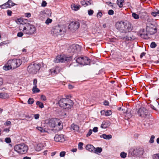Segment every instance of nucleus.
Listing matches in <instances>:
<instances>
[{"label": "nucleus", "mask_w": 159, "mask_h": 159, "mask_svg": "<svg viewBox=\"0 0 159 159\" xmlns=\"http://www.w3.org/2000/svg\"><path fill=\"white\" fill-rule=\"evenodd\" d=\"M22 64L20 59H13L8 60L3 67V69L7 71L14 70L19 67Z\"/></svg>", "instance_id": "nucleus-1"}, {"label": "nucleus", "mask_w": 159, "mask_h": 159, "mask_svg": "<svg viewBox=\"0 0 159 159\" xmlns=\"http://www.w3.org/2000/svg\"><path fill=\"white\" fill-rule=\"evenodd\" d=\"M48 125L53 128V129L57 131L61 129L63 127L61 121L58 119H52L49 120Z\"/></svg>", "instance_id": "nucleus-2"}, {"label": "nucleus", "mask_w": 159, "mask_h": 159, "mask_svg": "<svg viewBox=\"0 0 159 159\" xmlns=\"http://www.w3.org/2000/svg\"><path fill=\"white\" fill-rule=\"evenodd\" d=\"M58 103L61 107L68 109H70L73 105V103L71 100L66 98L60 99Z\"/></svg>", "instance_id": "nucleus-3"}, {"label": "nucleus", "mask_w": 159, "mask_h": 159, "mask_svg": "<svg viewBox=\"0 0 159 159\" xmlns=\"http://www.w3.org/2000/svg\"><path fill=\"white\" fill-rule=\"evenodd\" d=\"M14 149L18 153L23 154L27 152L28 147L27 145L22 143L16 145L14 147Z\"/></svg>", "instance_id": "nucleus-4"}, {"label": "nucleus", "mask_w": 159, "mask_h": 159, "mask_svg": "<svg viewBox=\"0 0 159 159\" xmlns=\"http://www.w3.org/2000/svg\"><path fill=\"white\" fill-rule=\"evenodd\" d=\"M21 26L20 27V30L22 31L24 34L32 35L35 32L36 28L35 26L32 25L27 23L26 27L24 26L23 29H21Z\"/></svg>", "instance_id": "nucleus-5"}, {"label": "nucleus", "mask_w": 159, "mask_h": 159, "mask_svg": "<svg viewBox=\"0 0 159 159\" xmlns=\"http://www.w3.org/2000/svg\"><path fill=\"white\" fill-rule=\"evenodd\" d=\"M40 68V65L39 64L33 63L28 66L27 70L30 74H36L39 71Z\"/></svg>", "instance_id": "nucleus-6"}, {"label": "nucleus", "mask_w": 159, "mask_h": 159, "mask_svg": "<svg viewBox=\"0 0 159 159\" xmlns=\"http://www.w3.org/2000/svg\"><path fill=\"white\" fill-rule=\"evenodd\" d=\"M130 151L132 152V154L138 157L142 156L144 153V149L141 148L131 149Z\"/></svg>", "instance_id": "nucleus-7"}, {"label": "nucleus", "mask_w": 159, "mask_h": 159, "mask_svg": "<svg viewBox=\"0 0 159 159\" xmlns=\"http://www.w3.org/2000/svg\"><path fill=\"white\" fill-rule=\"evenodd\" d=\"M77 62L83 65H87L90 63V60L87 57H80L76 59Z\"/></svg>", "instance_id": "nucleus-8"}, {"label": "nucleus", "mask_w": 159, "mask_h": 159, "mask_svg": "<svg viewBox=\"0 0 159 159\" xmlns=\"http://www.w3.org/2000/svg\"><path fill=\"white\" fill-rule=\"evenodd\" d=\"M81 48L79 45L74 44L71 46L68 50V52L70 53H77L80 52Z\"/></svg>", "instance_id": "nucleus-9"}, {"label": "nucleus", "mask_w": 159, "mask_h": 159, "mask_svg": "<svg viewBox=\"0 0 159 159\" xmlns=\"http://www.w3.org/2000/svg\"><path fill=\"white\" fill-rule=\"evenodd\" d=\"M69 59V57H66L65 55H60L56 57L54 61L56 63L62 62Z\"/></svg>", "instance_id": "nucleus-10"}, {"label": "nucleus", "mask_w": 159, "mask_h": 159, "mask_svg": "<svg viewBox=\"0 0 159 159\" xmlns=\"http://www.w3.org/2000/svg\"><path fill=\"white\" fill-rule=\"evenodd\" d=\"M137 113L139 116L143 118H145L148 114V111L143 107L139 108Z\"/></svg>", "instance_id": "nucleus-11"}, {"label": "nucleus", "mask_w": 159, "mask_h": 159, "mask_svg": "<svg viewBox=\"0 0 159 159\" xmlns=\"http://www.w3.org/2000/svg\"><path fill=\"white\" fill-rule=\"evenodd\" d=\"M133 29L132 25L129 23H125L122 31V33H127L131 32Z\"/></svg>", "instance_id": "nucleus-12"}, {"label": "nucleus", "mask_w": 159, "mask_h": 159, "mask_svg": "<svg viewBox=\"0 0 159 159\" xmlns=\"http://www.w3.org/2000/svg\"><path fill=\"white\" fill-rule=\"evenodd\" d=\"M138 34L142 38L145 39H148L151 37L148 34V32L146 31H145L144 29L141 30Z\"/></svg>", "instance_id": "nucleus-13"}, {"label": "nucleus", "mask_w": 159, "mask_h": 159, "mask_svg": "<svg viewBox=\"0 0 159 159\" xmlns=\"http://www.w3.org/2000/svg\"><path fill=\"white\" fill-rule=\"evenodd\" d=\"M80 26L79 23L76 21L71 22L69 26V28L71 30H76L78 29Z\"/></svg>", "instance_id": "nucleus-14"}, {"label": "nucleus", "mask_w": 159, "mask_h": 159, "mask_svg": "<svg viewBox=\"0 0 159 159\" xmlns=\"http://www.w3.org/2000/svg\"><path fill=\"white\" fill-rule=\"evenodd\" d=\"M15 5V4L13 3L11 1L9 0L7 2L0 6V7L2 9H5L10 8L11 7Z\"/></svg>", "instance_id": "nucleus-15"}, {"label": "nucleus", "mask_w": 159, "mask_h": 159, "mask_svg": "<svg viewBox=\"0 0 159 159\" xmlns=\"http://www.w3.org/2000/svg\"><path fill=\"white\" fill-rule=\"evenodd\" d=\"M61 31V29L59 26H56L53 27L51 30V33L53 34H60Z\"/></svg>", "instance_id": "nucleus-16"}, {"label": "nucleus", "mask_w": 159, "mask_h": 159, "mask_svg": "<svg viewBox=\"0 0 159 159\" xmlns=\"http://www.w3.org/2000/svg\"><path fill=\"white\" fill-rule=\"evenodd\" d=\"M54 140L57 142H63L65 140L63 134H57L54 137Z\"/></svg>", "instance_id": "nucleus-17"}, {"label": "nucleus", "mask_w": 159, "mask_h": 159, "mask_svg": "<svg viewBox=\"0 0 159 159\" xmlns=\"http://www.w3.org/2000/svg\"><path fill=\"white\" fill-rule=\"evenodd\" d=\"M125 23L123 21H118L116 24V27L119 31L122 33Z\"/></svg>", "instance_id": "nucleus-18"}, {"label": "nucleus", "mask_w": 159, "mask_h": 159, "mask_svg": "<svg viewBox=\"0 0 159 159\" xmlns=\"http://www.w3.org/2000/svg\"><path fill=\"white\" fill-rule=\"evenodd\" d=\"M44 147V144L43 143H39L34 145V148L36 151L39 152L43 149Z\"/></svg>", "instance_id": "nucleus-19"}, {"label": "nucleus", "mask_w": 159, "mask_h": 159, "mask_svg": "<svg viewBox=\"0 0 159 159\" xmlns=\"http://www.w3.org/2000/svg\"><path fill=\"white\" fill-rule=\"evenodd\" d=\"M146 31L150 36H151V35L154 34L156 32L157 30L156 28H153L151 27H148L147 28Z\"/></svg>", "instance_id": "nucleus-20"}, {"label": "nucleus", "mask_w": 159, "mask_h": 159, "mask_svg": "<svg viewBox=\"0 0 159 159\" xmlns=\"http://www.w3.org/2000/svg\"><path fill=\"white\" fill-rule=\"evenodd\" d=\"M51 74L54 75L59 72V68L58 67H55L50 70Z\"/></svg>", "instance_id": "nucleus-21"}, {"label": "nucleus", "mask_w": 159, "mask_h": 159, "mask_svg": "<svg viewBox=\"0 0 159 159\" xmlns=\"http://www.w3.org/2000/svg\"><path fill=\"white\" fill-rule=\"evenodd\" d=\"M110 125V123L108 121H104L102 122L101 127L102 129H106Z\"/></svg>", "instance_id": "nucleus-22"}, {"label": "nucleus", "mask_w": 159, "mask_h": 159, "mask_svg": "<svg viewBox=\"0 0 159 159\" xmlns=\"http://www.w3.org/2000/svg\"><path fill=\"white\" fill-rule=\"evenodd\" d=\"M86 150L90 152H92L95 149V148L91 144L87 145L86 147Z\"/></svg>", "instance_id": "nucleus-23"}, {"label": "nucleus", "mask_w": 159, "mask_h": 159, "mask_svg": "<svg viewBox=\"0 0 159 159\" xmlns=\"http://www.w3.org/2000/svg\"><path fill=\"white\" fill-rule=\"evenodd\" d=\"M71 129L75 131H77L79 130V128L77 125L73 124L71 126Z\"/></svg>", "instance_id": "nucleus-24"}, {"label": "nucleus", "mask_w": 159, "mask_h": 159, "mask_svg": "<svg viewBox=\"0 0 159 159\" xmlns=\"http://www.w3.org/2000/svg\"><path fill=\"white\" fill-rule=\"evenodd\" d=\"M101 138H102L104 139H109L112 138V136L111 135H106L105 134H103L100 136Z\"/></svg>", "instance_id": "nucleus-25"}, {"label": "nucleus", "mask_w": 159, "mask_h": 159, "mask_svg": "<svg viewBox=\"0 0 159 159\" xmlns=\"http://www.w3.org/2000/svg\"><path fill=\"white\" fill-rule=\"evenodd\" d=\"M1 98L2 99L8 98H9V94L6 93H1Z\"/></svg>", "instance_id": "nucleus-26"}, {"label": "nucleus", "mask_w": 159, "mask_h": 159, "mask_svg": "<svg viewBox=\"0 0 159 159\" xmlns=\"http://www.w3.org/2000/svg\"><path fill=\"white\" fill-rule=\"evenodd\" d=\"M80 7V5H78L73 4L71 6L72 9L74 11H77L79 9Z\"/></svg>", "instance_id": "nucleus-27"}, {"label": "nucleus", "mask_w": 159, "mask_h": 159, "mask_svg": "<svg viewBox=\"0 0 159 159\" xmlns=\"http://www.w3.org/2000/svg\"><path fill=\"white\" fill-rule=\"evenodd\" d=\"M37 129L41 133H44L46 132L45 128L40 126H38L36 127Z\"/></svg>", "instance_id": "nucleus-28"}, {"label": "nucleus", "mask_w": 159, "mask_h": 159, "mask_svg": "<svg viewBox=\"0 0 159 159\" xmlns=\"http://www.w3.org/2000/svg\"><path fill=\"white\" fill-rule=\"evenodd\" d=\"M5 142L7 143H9V146L11 147L12 146V145L10 143L11 142V139L9 137L6 138L5 139Z\"/></svg>", "instance_id": "nucleus-29"}, {"label": "nucleus", "mask_w": 159, "mask_h": 159, "mask_svg": "<svg viewBox=\"0 0 159 159\" xmlns=\"http://www.w3.org/2000/svg\"><path fill=\"white\" fill-rule=\"evenodd\" d=\"M27 22V20L25 19H23V21L21 23V24L20 26V27L21 26V28L22 29H23L24 26H23L24 25H25L26 26V25H27V24L26 23V22Z\"/></svg>", "instance_id": "nucleus-30"}, {"label": "nucleus", "mask_w": 159, "mask_h": 159, "mask_svg": "<svg viewBox=\"0 0 159 159\" xmlns=\"http://www.w3.org/2000/svg\"><path fill=\"white\" fill-rule=\"evenodd\" d=\"M37 86H33V88L32 89V91L34 93H39L40 92V90L37 88Z\"/></svg>", "instance_id": "nucleus-31"}, {"label": "nucleus", "mask_w": 159, "mask_h": 159, "mask_svg": "<svg viewBox=\"0 0 159 159\" xmlns=\"http://www.w3.org/2000/svg\"><path fill=\"white\" fill-rule=\"evenodd\" d=\"M102 151V149L101 148L98 147L96 148H95L94 152L96 153H100Z\"/></svg>", "instance_id": "nucleus-32"}, {"label": "nucleus", "mask_w": 159, "mask_h": 159, "mask_svg": "<svg viewBox=\"0 0 159 159\" xmlns=\"http://www.w3.org/2000/svg\"><path fill=\"white\" fill-rule=\"evenodd\" d=\"M123 0H117V3L120 7H122L123 6Z\"/></svg>", "instance_id": "nucleus-33"}, {"label": "nucleus", "mask_w": 159, "mask_h": 159, "mask_svg": "<svg viewBox=\"0 0 159 159\" xmlns=\"http://www.w3.org/2000/svg\"><path fill=\"white\" fill-rule=\"evenodd\" d=\"M132 16L135 19H138L139 18V16L136 13L133 12L132 14Z\"/></svg>", "instance_id": "nucleus-34"}, {"label": "nucleus", "mask_w": 159, "mask_h": 159, "mask_svg": "<svg viewBox=\"0 0 159 159\" xmlns=\"http://www.w3.org/2000/svg\"><path fill=\"white\" fill-rule=\"evenodd\" d=\"M152 157L153 159H159V153L153 154Z\"/></svg>", "instance_id": "nucleus-35"}, {"label": "nucleus", "mask_w": 159, "mask_h": 159, "mask_svg": "<svg viewBox=\"0 0 159 159\" xmlns=\"http://www.w3.org/2000/svg\"><path fill=\"white\" fill-rule=\"evenodd\" d=\"M36 104L39 106V107L40 108H42L43 107V104L42 102L37 101L36 102Z\"/></svg>", "instance_id": "nucleus-36"}, {"label": "nucleus", "mask_w": 159, "mask_h": 159, "mask_svg": "<svg viewBox=\"0 0 159 159\" xmlns=\"http://www.w3.org/2000/svg\"><path fill=\"white\" fill-rule=\"evenodd\" d=\"M34 102V99L32 98H30L28 101V103L29 104H32Z\"/></svg>", "instance_id": "nucleus-37"}, {"label": "nucleus", "mask_w": 159, "mask_h": 159, "mask_svg": "<svg viewBox=\"0 0 159 159\" xmlns=\"http://www.w3.org/2000/svg\"><path fill=\"white\" fill-rule=\"evenodd\" d=\"M9 154L12 157H16L15 153L13 151L11 150H10L9 152Z\"/></svg>", "instance_id": "nucleus-38"}, {"label": "nucleus", "mask_w": 159, "mask_h": 159, "mask_svg": "<svg viewBox=\"0 0 159 159\" xmlns=\"http://www.w3.org/2000/svg\"><path fill=\"white\" fill-rule=\"evenodd\" d=\"M125 116L127 119H129L131 117L132 115L129 112H127L126 113H125Z\"/></svg>", "instance_id": "nucleus-39"}, {"label": "nucleus", "mask_w": 159, "mask_h": 159, "mask_svg": "<svg viewBox=\"0 0 159 159\" xmlns=\"http://www.w3.org/2000/svg\"><path fill=\"white\" fill-rule=\"evenodd\" d=\"M23 19L19 18L16 21V23L20 25L21 23L23 21Z\"/></svg>", "instance_id": "nucleus-40"}, {"label": "nucleus", "mask_w": 159, "mask_h": 159, "mask_svg": "<svg viewBox=\"0 0 159 159\" xmlns=\"http://www.w3.org/2000/svg\"><path fill=\"white\" fill-rule=\"evenodd\" d=\"M127 154L124 152H122L120 154V156L122 158H124L126 157Z\"/></svg>", "instance_id": "nucleus-41"}, {"label": "nucleus", "mask_w": 159, "mask_h": 159, "mask_svg": "<svg viewBox=\"0 0 159 159\" xmlns=\"http://www.w3.org/2000/svg\"><path fill=\"white\" fill-rule=\"evenodd\" d=\"M155 138V136L153 135H152L151 136V138L149 140V143H153L154 141V139Z\"/></svg>", "instance_id": "nucleus-42"}, {"label": "nucleus", "mask_w": 159, "mask_h": 159, "mask_svg": "<svg viewBox=\"0 0 159 159\" xmlns=\"http://www.w3.org/2000/svg\"><path fill=\"white\" fill-rule=\"evenodd\" d=\"M83 144L82 143H79L78 144V148L80 150H82L83 149Z\"/></svg>", "instance_id": "nucleus-43"}, {"label": "nucleus", "mask_w": 159, "mask_h": 159, "mask_svg": "<svg viewBox=\"0 0 159 159\" xmlns=\"http://www.w3.org/2000/svg\"><path fill=\"white\" fill-rule=\"evenodd\" d=\"M106 116H108L111 115L112 113V112L111 110H108L106 111Z\"/></svg>", "instance_id": "nucleus-44"}, {"label": "nucleus", "mask_w": 159, "mask_h": 159, "mask_svg": "<svg viewBox=\"0 0 159 159\" xmlns=\"http://www.w3.org/2000/svg\"><path fill=\"white\" fill-rule=\"evenodd\" d=\"M157 46L156 43L154 42H152L150 45V47L151 48H154Z\"/></svg>", "instance_id": "nucleus-45"}, {"label": "nucleus", "mask_w": 159, "mask_h": 159, "mask_svg": "<svg viewBox=\"0 0 159 159\" xmlns=\"http://www.w3.org/2000/svg\"><path fill=\"white\" fill-rule=\"evenodd\" d=\"M52 21V20L50 19H48L45 21V23L47 25L51 23Z\"/></svg>", "instance_id": "nucleus-46"}, {"label": "nucleus", "mask_w": 159, "mask_h": 159, "mask_svg": "<svg viewBox=\"0 0 159 159\" xmlns=\"http://www.w3.org/2000/svg\"><path fill=\"white\" fill-rule=\"evenodd\" d=\"M66 154V152L64 151L61 152L60 153V157H64Z\"/></svg>", "instance_id": "nucleus-47"}, {"label": "nucleus", "mask_w": 159, "mask_h": 159, "mask_svg": "<svg viewBox=\"0 0 159 159\" xmlns=\"http://www.w3.org/2000/svg\"><path fill=\"white\" fill-rule=\"evenodd\" d=\"M88 11V15L89 16L92 15L93 13V11L92 10H89Z\"/></svg>", "instance_id": "nucleus-48"}, {"label": "nucleus", "mask_w": 159, "mask_h": 159, "mask_svg": "<svg viewBox=\"0 0 159 159\" xmlns=\"http://www.w3.org/2000/svg\"><path fill=\"white\" fill-rule=\"evenodd\" d=\"M41 99L43 101H46L47 99L46 97L44 95H42L41 97Z\"/></svg>", "instance_id": "nucleus-49"}, {"label": "nucleus", "mask_w": 159, "mask_h": 159, "mask_svg": "<svg viewBox=\"0 0 159 159\" xmlns=\"http://www.w3.org/2000/svg\"><path fill=\"white\" fill-rule=\"evenodd\" d=\"M151 15L155 17L157 16V11H156L152 12L151 13Z\"/></svg>", "instance_id": "nucleus-50"}, {"label": "nucleus", "mask_w": 159, "mask_h": 159, "mask_svg": "<svg viewBox=\"0 0 159 159\" xmlns=\"http://www.w3.org/2000/svg\"><path fill=\"white\" fill-rule=\"evenodd\" d=\"M92 130L91 129H90L89 131V132L87 134L86 136L87 137H89V136H90L92 134Z\"/></svg>", "instance_id": "nucleus-51"}, {"label": "nucleus", "mask_w": 159, "mask_h": 159, "mask_svg": "<svg viewBox=\"0 0 159 159\" xmlns=\"http://www.w3.org/2000/svg\"><path fill=\"white\" fill-rule=\"evenodd\" d=\"M37 80L36 79H34L33 81L34 86H37Z\"/></svg>", "instance_id": "nucleus-52"}, {"label": "nucleus", "mask_w": 159, "mask_h": 159, "mask_svg": "<svg viewBox=\"0 0 159 159\" xmlns=\"http://www.w3.org/2000/svg\"><path fill=\"white\" fill-rule=\"evenodd\" d=\"M25 16L27 17H30L31 16V15L30 13H26L25 14Z\"/></svg>", "instance_id": "nucleus-53"}, {"label": "nucleus", "mask_w": 159, "mask_h": 159, "mask_svg": "<svg viewBox=\"0 0 159 159\" xmlns=\"http://www.w3.org/2000/svg\"><path fill=\"white\" fill-rule=\"evenodd\" d=\"M102 15V13L101 12H99L97 14V17L98 18H100Z\"/></svg>", "instance_id": "nucleus-54"}, {"label": "nucleus", "mask_w": 159, "mask_h": 159, "mask_svg": "<svg viewBox=\"0 0 159 159\" xmlns=\"http://www.w3.org/2000/svg\"><path fill=\"white\" fill-rule=\"evenodd\" d=\"M23 35L22 32H19L17 33V36L18 37H21Z\"/></svg>", "instance_id": "nucleus-55"}, {"label": "nucleus", "mask_w": 159, "mask_h": 159, "mask_svg": "<svg viewBox=\"0 0 159 159\" xmlns=\"http://www.w3.org/2000/svg\"><path fill=\"white\" fill-rule=\"evenodd\" d=\"M100 113L101 115H105L106 116V111L105 110H102L100 112Z\"/></svg>", "instance_id": "nucleus-56"}, {"label": "nucleus", "mask_w": 159, "mask_h": 159, "mask_svg": "<svg viewBox=\"0 0 159 159\" xmlns=\"http://www.w3.org/2000/svg\"><path fill=\"white\" fill-rule=\"evenodd\" d=\"M10 128H6L3 129V131L6 132L8 133L10 131Z\"/></svg>", "instance_id": "nucleus-57"}, {"label": "nucleus", "mask_w": 159, "mask_h": 159, "mask_svg": "<svg viewBox=\"0 0 159 159\" xmlns=\"http://www.w3.org/2000/svg\"><path fill=\"white\" fill-rule=\"evenodd\" d=\"M108 13L110 15H112L114 13V11L112 10H110L108 11Z\"/></svg>", "instance_id": "nucleus-58"}, {"label": "nucleus", "mask_w": 159, "mask_h": 159, "mask_svg": "<svg viewBox=\"0 0 159 159\" xmlns=\"http://www.w3.org/2000/svg\"><path fill=\"white\" fill-rule=\"evenodd\" d=\"M11 122L10 121H7L5 123V125H6L8 126L11 125Z\"/></svg>", "instance_id": "nucleus-59"}, {"label": "nucleus", "mask_w": 159, "mask_h": 159, "mask_svg": "<svg viewBox=\"0 0 159 159\" xmlns=\"http://www.w3.org/2000/svg\"><path fill=\"white\" fill-rule=\"evenodd\" d=\"M46 5H47L46 2L45 1H43L42 3V4H41L42 6L45 7L46 6Z\"/></svg>", "instance_id": "nucleus-60"}, {"label": "nucleus", "mask_w": 159, "mask_h": 159, "mask_svg": "<svg viewBox=\"0 0 159 159\" xmlns=\"http://www.w3.org/2000/svg\"><path fill=\"white\" fill-rule=\"evenodd\" d=\"M39 114H36L34 115V118L36 120L38 119L39 118Z\"/></svg>", "instance_id": "nucleus-61"}, {"label": "nucleus", "mask_w": 159, "mask_h": 159, "mask_svg": "<svg viewBox=\"0 0 159 159\" xmlns=\"http://www.w3.org/2000/svg\"><path fill=\"white\" fill-rule=\"evenodd\" d=\"M12 13V12L11 10H8L7 11V14L8 16H11V15Z\"/></svg>", "instance_id": "nucleus-62"}, {"label": "nucleus", "mask_w": 159, "mask_h": 159, "mask_svg": "<svg viewBox=\"0 0 159 159\" xmlns=\"http://www.w3.org/2000/svg\"><path fill=\"white\" fill-rule=\"evenodd\" d=\"M98 131V128L97 127H94L93 129V131L94 132H97Z\"/></svg>", "instance_id": "nucleus-63"}, {"label": "nucleus", "mask_w": 159, "mask_h": 159, "mask_svg": "<svg viewBox=\"0 0 159 159\" xmlns=\"http://www.w3.org/2000/svg\"><path fill=\"white\" fill-rule=\"evenodd\" d=\"M7 44L6 41H5L0 43V46H2Z\"/></svg>", "instance_id": "nucleus-64"}]
</instances>
